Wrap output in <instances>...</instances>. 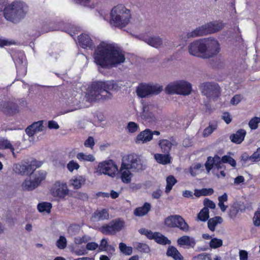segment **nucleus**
<instances>
[{
	"mask_svg": "<svg viewBox=\"0 0 260 260\" xmlns=\"http://www.w3.org/2000/svg\"><path fill=\"white\" fill-rule=\"evenodd\" d=\"M94 59L95 63L102 68L110 69L124 62L125 58L119 47L102 42L95 50Z\"/></svg>",
	"mask_w": 260,
	"mask_h": 260,
	"instance_id": "1",
	"label": "nucleus"
},
{
	"mask_svg": "<svg viewBox=\"0 0 260 260\" xmlns=\"http://www.w3.org/2000/svg\"><path fill=\"white\" fill-rule=\"evenodd\" d=\"M120 81L114 80L93 82L90 90L86 94V101L91 102L95 100H108L113 95L111 91H117L122 86Z\"/></svg>",
	"mask_w": 260,
	"mask_h": 260,
	"instance_id": "2",
	"label": "nucleus"
},
{
	"mask_svg": "<svg viewBox=\"0 0 260 260\" xmlns=\"http://www.w3.org/2000/svg\"><path fill=\"white\" fill-rule=\"evenodd\" d=\"M223 27L224 25L221 21H215L210 22L197 27L191 31L182 32L179 36V38L183 41H186L189 39L216 32L221 30Z\"/></svg>",
	"mask_w": 260,
	"mask_h": 260,
	"instance_id": "3",
	"label": "nucleus"
},
{
	"mask_svg": "<svg viewBox=\"0 0 260 260\" xmlns=\"http://www.w3.org/2000/svg\"><path fill=\"white\" fill-rule=\"evenodd\" d=\"M131 18L130 10L123 5H118L111 10L110 23L113 26L122 28L129 23Z\"/></svg>",
	"mask_w": 260,
	"mask_h": 260,
	"instance_id": "4",
	"label": "nucleus"
},
{
	"mask_svg": "<svg viewBox=\"0 0 260 260\" xmlns=\"http://www.w3.org/2000/svg\"><path fill=\"white\" fill-rule=\"evenodd\" d=\"M25 14V5L20 2H13L4 9V16L12 22H17L23 18Z\"/></svg>",
	"mask_w": 260,
	"mask_h": 260,
	"instance_id": "5",
	"label": "nucleus"
},
{
	"mask_svg": "<svg viewBox=\"0 0 260 260\" xmlns=\"http://www.w3.org/2000/svg\"><path fill=\"white\" fill-rule=\"evenodd\" d=\"M147 168V165L140 157L136 154L124 156L122 158V168L130 169L132 172L140 173Z\"/></svg>",
	"mask_w": 260,
	"mask_h": 260,
	"instance_id": "6",
	"label": "nucleus"
},
{
	"mask_svg": "<svg viewBox=\"0 0 260 260\" xmlns=\"http://www.w3.org/2000/svg\"><path fill=\"white\" fill-rule=\"evenodd\" d=\"M12 57L15 63L16 71L17 78L24 77L27 73V60L23 51H16L12 55Z\"/></svg>",
	"mask_w": 260,
	"mask_h": 260,
	"instance_id": "7",
	"label": "nucleus"
},
{
	"mask_svg": "<svg viewBox=\"0 0 260 260\" xmlns=\"http://www.w3.org/2000/svg\"><path fill=\"white\" fill-rule=\"evenodd\" d=\"M162 90V86L158 84H140L137 87L136 92L138 96L144 98L149 95H157Z\"/></svg>",
	"mask_w": 260,
	"mask_h": 260,
	"instance_id": "8",
	"label": "nucleus"
},
{
	"mask_svg": "<svg viewBox=\"0 0 260 260\" xmlns=\"http://www.w3.org/2000/svg\"><path fill=\"white\" fill-rule=\"evenodd\" d=\"M204 58H208L217 55L220 50L217 40L213 38L204 39Z\"/></svg>",
	"mask_w": 260,
	"mask_h": 260,
	"instance_id": "9",
	"label": "nucleus"
},
{
	"mask_svg": "<svg viewBox=\"0 0 260 260\" xmlns=\"http://www.w3.org/2000/svg\"><path fill=\"white\" fill-rule=\"evenodd\" d=\"M199 88L202 94L207 98H216L220 94V88L215 82L203 83L200 85Z\"/></svg>",
	"mask_w": 260,
	"mask_h": 260,
	"instance_id": "10",
	"label": "nucleus"
},
{
	"mask_svg": "<svg viewBox=\"0 0 260 260\" xmlns=\"http://www.w3.org/2000/svg\"><path fill=\"white\" fill-rule=\"evenodd\" d=\"M50 191L53 197L63 199L69 194V190L66 182L57 181L52 185Z\"/></svg>",
	"mask_w": 260,
	"mask_h": 260,
	"instance_id": "11",
	"label": "nucleus"
},
{
	"mask_svg": "<svg viewBox=\"0 0 260 260\" xmlns=\"http://www.w3.org/2000/svg\"><path fill=\"white\" fill-rule=\"evenodd\" d=\"M118 171V167L112 160H109L99 163L98 172L101 174L108 175L113 177Z\"/></svg>",
	"mask_w": 260,
	"mask_h": 260,
	"instance_id": "12",
	"label": "nucleus"
},
{
	"mask_svg": "<svg viewBox=\"0 0 260 260\" xmlns=\"http://www.w3.org/2000/svg\"><path fill=\"white\" fill-rule=\"evenodd\" d=\"M166 224L170 227H177L183 231L186 232L188 230L189 226L184 219L180 215L170 216L166 218Z\"/></svg>",
	"mask_w": 260,
	"mask_h": 260,
	"instance_id": "13",
	"label": "nucleus"
},
{
	"mask_svg": "<svg viewBox=\"0 0 260 260\" xmlns=\"http://www.w3.org/2000/svg\"><path fill=\"white\" fill-rule=\"evenodd\" d=\"M189 53L192 56L203 58L204 44L203 39L196 40L188 46Z\"/></svg>",
	"mask_w": 260,
	"mask_h": 260,
	"instance_id": "14",
	"label": "nucleus"
},
{
	"mask_svg": "<svg viewBox=\"0 0 260 260\" xmlns=\"http://www.w3.org/2000/svg\"><path fill=\"white\" fill-rule=\"evenodd\" d=\"M0 108L6 115H13L18 112V105L12 102H4L0 105Z\"/></svg>",
	"mask_w": 260,
	"mask_h": 260,
	"instance_id": "15",
	"label": "nucleus"
},
{
	"mask_svg": "<svg viewBox=\"0 0 260 260\" xmlns=\"http://www.w3.org/2000/svg\"><path fill=\"white\" fill-rule=\"evenodd\" d=\"M16 173L21 175H30L32 174V166L31 164L24 162L15 165Z\"/></svg>",
	"mask_w": 260,
	"mask_h": 260,
	"instance_id": "16",
	"label": "nucleus"
},
{
	"mask_svg": "<svg viewBox=\"0 0 260 260\" xmlns=\"http://www.w3.org/2000/svg\"><path fill=\"white\" fill-rule=\"evenodd\" d=\"M152 140L151 130L145 129L139 134L135 139L136 144L142 143L143 144L150 142Z\"/></svg>",
	"mask_w": 260,
	"mask_h": 260,
	"instance_id": "17",
	"label": "nucleus"
},
{
	"mask_svg": "<svg viewBox=\"0 0 260 260\" xmlns=\"http://www.w3.org/2000/svg\"><path fill=\"white\" fill-rule=\"evenodd\" d=\"M158 145L162 153H170L172 146H176L177 143L173 140L171 141L167 139H161L158 141Z\"/></svg>",
	"mask_w": 260,
	"mask_h": 260,
	"instance_id": "18",
	"label": "nucleus"
},
{
	"mask_svg": "<svg viewBox=\"0 0 260 260\" xmlns=\"http://www.w3.org/2000/svg\"><path fill=\"white\" fill-rule=\"evenodd\" d=\"M177 243L180 246H185L186 248H193L196 242L193 238L188 236H183L178 239Z\"/></svg>",
	"mask_w": 260,
	"mask_h": 260,
	"instance_id": "19",
	"label": "nucleus"
},
{
	"mask_svg": "<svg viewBox=\"0 0 260 260\" xmlns=\"http://www.w3.org/2000/svg\"><path fill=\"white\" fill-rule=\"evenodd\" d=\"M143 40L148 45L156 48L159 47L163 43L162 38L157 36L144 38Z\"/></svg>",
	"mask_w": 260,
	"mask_h": 260,
	"instance_id": "20",
	"label": "nucleus"
},
{
	"mask_svg": "<svg viewBox=\"0 0 260 260\" xmlns=\"http://www.w3.org/2000/svg\"><path fill=\"white\" fill-rule=\"evenodd\" d=\"M179 90L181 93L179 95L186 96L189 95L192 91V85L188 81L185 80H180Z\"/></svg>",
	"mask_w": 260,
	"mask_h": 260,
	"instance_id": "21",
	"label": "nucleus"
},
{
	"mask_svg": "<svg viewBox=\"0 0 260 260\" xmlns=\"http://www.w3.org/2000/svg\"><path fill=\"white\" fill-rule=\"evenodd\" d=\"M180 80L170 82L165 87V92L168 94H179L180 91L179 90Z\"/></svg>",
	"mask_w": 260,
	"mask_h": 260,
	"instance_id": "22",
	"label": "nucleus"
},
{
	"mask_svg": "<svg viewBox=\"0 0 260 260\" xmlns=\"http://www.w3.org/2000/svg\"><path fill=\"white\" fill-rule=\"evenodd\" d=\"M246 132L243 129L238 130L236 133L231 135L230 137L231 141L236 144H241L244 139Z\"/></svg>",
	"mask_w": 260,
	"mask_h": 260,
	"instance_id": "23",
	"label": "nucleus"
},
{
	"mask_svg": "<svg viewBox=\"0 0 260 260\" xmlns=\"http://www.w3.org/2000/svg\"><path fill=\"white\" fill-rule=\"evenodd\" d=\"M109 214L108 210L106 209L97 210L93 214L92 218L94 221H101L108 219Z\"/></svg>",
	"mask_w": 260,
	"mask_h": 260,
	"instance_id": "24",
	"label": "nucleus"
},
{
	"mask_svg": "<svg viewBox=\"0 0 260 260\" xmlns=\"http://www.w3.org/2000/svg\"><path fill=\"white\" fill-rule=\"evenodd\" d=\"M151 208L150 204L146 202L142 207L136 208L134 211V214L138 217L145 216L150 211Z\"/></svg>",
	"mask_w": 260,
	"mask_h": 260,
	"instance_id": "25",
	"label": "nucleus"
},
{
	"mask_svg": "<svg viewBox=\"0 0 260 260\" xmlns=\"http://www.w3.org/2000/svg\"><path fill=\"white\" fill-rule=\"evenodd\" d=\"M78 42L80 45L83 48H92V42L87 35H81L78 37Z\"/></svg>",
	"mask_w": 260,
	"mask_h": 260,
	"instance_id": "26",
	"label": "nucleus"
},
{
	"mask_svg": "<svg viewBox=\"0 0 260 260\" xmlns=\"http://www.w3.org/2000/svg\"><path fill=\"white\" fill-rule=\"evenodd\" d=\"M46 176V172L45 171H39L34 172V189L39 186L41 182L44 181Z\"/></svg>",
	"mask_w": 260,
	"mask_h": 260,
	"instance_id": "27",
	"label": "nucleus"
},
{
	"mask_svg": "<svg viewBox=\"0 0 260 260\" xmlns=\"http://www.w3.org/2000/svg\"><path fill=\"white\" fill-rule=\"evenodd\" d=\"M166 254L168 256L172 257L174 260L184 259L183 256L181 254L177 249L173 246H169Z\"/></svg>",
	"mask_w": 260,
	"mask_h": 260,
	"instance_id": "28",
	"label": "nucleus"
},
{
	"mask_svg": "<svg viewBox=\"0 0 260 260\" xmlns=\"http://www.w3.org/2000/svg\"><path fill=\"white\" fill-rule=\"evenodd\" d=\"M130 170H131L130 169H122V164L121 165L120 168L121 179L124 183H129L132 180V178L133 177V175Z\"/></svg>",
	"mask_w": 260,
	"mask_h": 260,
	"instance_id": "29",
	"label": "nucleus"
},
{
	"mask_svg": "<svg viewBox=\"0 0 260 260\" xmlns=\"http://www.w3.org/2000/svg\"><path fill=\"white\" fill-rule=\"evenodd\" d=\"M154 158L157 162L162 165H167L171 162L172 157L170 153L160 154L156 153L154 155Z\"/></svg>",
	"mask_w": 260,
	"mask_h": 260,
	"instance_id": "30",
	"label": "nucleus"
},
{
	"mask_svg": "<svg viewBox=\"0 0 260 260\" xmlns=\"http://www.w3.org/2000/svg\"><path fill=\"white\" fill-rule=\"evenodd\" d=\"M149 107L144 106L143 108V112L141 113V118L145 119L148 122H153L155 121V117L153 113L149 110Z\"/></svg>",
	"mask_w": 260,
	"mask_h": 260,
	"instance_id": "31",
	"label": "nucleus"
},
{
	"mask_svg": "<svg viewBox=\"0 0 260 260\" xmlns=\"http://www.w3.org/2000/svg\"><path fill=\"white\" fill-rule=\"evenodd\" d=\"M85 178L82 176H78L74 177L70 180L71 185L74 189H79L85 184Z\"/></svg>",
	"mask_w": 260,
	"mask_h": 260,
	"instance_id": "32",
	"label": "nucleus"
},
{
	"mask_svg": "<svg viewBox=\"0 0 260 260\" xmlns=\"http://www.w3.org/2000/svg\"><path fill=\"white\" fill-rule=\"evenodd\" d=\"M72 102H68L69 109L67 110H62L60 112L61 114H65L68 113L76 111L80 108V105L79 102L76 99L72 98L71 100Z\"/></svg>",
	"mask_w": 260,
	"mask_h": 260,
	"instance_id": "33",
	"label": "nucleus"
},
{
	"mask_svg": "<svg viewBox=\"0 0 260 260\" xmlns=\"http://www.w3.org/2000/svg\"><path fill=\"white\" fill-rule=\"evenodd\" d=\"M222 221V218L220 216L211 218L208 220V228L210 231L214 232L217 224L221 223Z\"/></svg>",
	"mask_w": 260,
	"mask_h": 260,
	"instance_id": "34",
	"label": "nucleus"
},
{
	"mask_svg": "<svg viewBox=\"0 0 260 260\" xmlns=\"http://www.w3.org/2000/svg\"><path fill=\"white\" fill-rule=\"evenodd\" d=\"M239 210L242 211L241 204L239 203H235L230 208L229 216L232 219H234L237 215Z\"/></svg>",
	"mask_w": 260,
	"mask_h": 260,
	"instance_id": "35",
	"label": "nucleus"
},
{
	"mask_svg": "<svg viewBox=\"0 0 260 260\" xmlns=\"http://www.w3.org/2000/svg\"><path fill=\"white\" fill-rule=\"evenodd\" d=\"M10 149L13 156H15L14 148L10 142L7 139H0V149Z\"/></svg>",
	"mask_w": 260,
	"mask_h": 260,
	"instance_id": "36",
	"label": "nucleus"
},
{
	"mask_svg": "<svg viewBox=\"0 0 260 260\" xmlns=\"http://www.w3.org/2000/svg\"><path fill=\"white\" fill-rule=\"evenodd\" d=\"M217 123L215 121L209 122V126L203 132V135L204 137L209 136L217 128Z\"/></svg>",
	"mask_w": 260,
	"mask_h": 260,
	"instance_id": "37",
	"label": "nucleus"
},
{
	"mask_svg": "<svg viewBox=\"0 0 260 260\" xmlns=\"http://www.w3.org/2000/svg\"><path fill=\"white\" fill-rule=\"evenodd\" d=\"M52 208V204L49 202H42L38 205V209L40 212L49 213Z\"/></svg>",
	"mask_w": 260,
	"mask_h": 260,
	"instance_id": "38",
	"label": "nucleus"
},
{
	"mask_svg": "<svg viewBox=\"0 0 260 260\" xmlns=\"http://www.w3.org/2000/svg\"><path fill=\"white\" fill-rule=\"evenodd\" d=\"M111 223L112 225L113 230L115 234L117 232L120 231L122 229L124 225V222L120 219L113 220L112 221H111Z\"/></svg>",
	"mask_w": 260,
	"mask_h": 260,
	"instance_id": "39",
	"label": "nucleus"
},
{
	"mask_svg": "<svg viewBox=\"0 0 260 260\" xmlns=\"http://www.w3.org/2000/svg\"><path fill=\"white\" fill-rule=\"evenodd\" d=\"M77 158L80 161L93 162L95 160V158L92 154H87L83 152L78 153L77 154Z\"/></svg>",
	"mask_w": 260,
	"mask_h": 260,
	"instance_id": "40",
	"label": "nucleus"
},
{
	"mask_svg": "<svg viewBox=\"0 0 260 260\" xmlns=\"http://www.w3.org/2000/svg\"><path fill=\"white\" fill-rule=\"evenodd\" d=\"M167 186L165 192L167 193H169L172 189L173 186L177 182L176 179L172 175L169 176L166 179Z\"/></svg>",
	"mask_w": 260,
	"mask_h": 260,
	"instance_id": "41",
	"label": "nucleus"
},
{
	"mask_svg": "<svg viewBox=\"0 0 260 260\" xmlns=\"http://www.w3.org/2000/svg\"><path fill=\"white\" fill-rule=\"evenodd\" d=\"M154 240L158 244L163 245L171 244L170 240H169L166 237L158 232V235L156 236Z\"/></svg>",
	"mask_w": 260,
	"mask_h": 260,
	"instance_id": "42",
	"label": "nucleus"
},
{
	"mask_svg": "<svg viewBox=\"0 0 260 260\" xmlns=\"http://www.w3.org/2000/svg\"><path fill=\"white\" fill-rule=\"evenodd\" d=\"M100 230L105 235H114L115 234L111 222L107 224L103 225Z\"/></svg>",
	"mask_w": 260,
	"mask_h": 260,
	"instance_id": "43",
	"label": "nucleus"
},
{
	"mask_svg": "<svg viewBox=\"0 0 260 260\" xmlns=\"http://www.w3.org/2000/svg\"><path fill=\"white\" fill-rule=\"evenodd\" d=\"M209 218V209H208L207 207H204L198 214V218L201 221H206Z\"/></svg>",
	"mask_w": 260,
	"mask_h": 260,
	"instance_id": "44",
	"label": "nucleus"
},
{
	"mask_svg": "<svg viewBox=\"0 0 260 260\" xmlns=\"http://www.w3.org/2000/svg\"><path fill=\"white\" fill-rule=\"evenodd\" d=\"M119 248L120 252L126 255H130L132 254V247L131 246H127L124 243L121 242L119 243Z\"/></svg>",
	"mask_w": 260,
	"mask_h": 260,
	"instance_id": "45",
	"label": "nucleus"
},
{
	"mask_svg": "<svg viewBox=\"0 0 260 260\" xmlns=\"http://www.w3.org/2000/svg\"><path fill=\"white\" fill-rule=\"evenodd\" d=\"M139 125L135 122L130 121L127 123L126 129L129 133H134L138 131Z\"/></svg>",
	"mask_w": 260,
	"mask_h": 260,
	"instance_id": "46",
	"label": "nucleus"
},
{
	"mask_svg": "<svg viewBox=\"0 0 260 260\" xmlns=\"http://www.w3.org/2000/svg\"><path fill=\"white\" fill-rule=\"evenodd\" d=\"M215 162L214 156L213 157L211 156L208 157L207 160L205 164L206 169L208 173H209L210 170L214 168Z\"/></svg>",
	"mask_w": 260,
	"mask_h": 260,
	"instance_id": "47",
	"label": "nucleus"
},
{
	"mask_svg": "<svg viewBox=\"0 0 260 260\" xmlns=\"http://www.w3.org/2000/svg\"><path fill=\"white\" fill-rule=\"evenodd\" d=\"M214 168H216L218 170L225 169V166L223 165L222 159L218 156L217 155H215L214 156Z\"/></svg>",
	"mask_w": 260,
	"mask_h": 260,
	"instance_id": "48",
	"label": "nucleus"
},
{
	"mask_svg": "<svg viewBox=\"0 0 260 260\" xmlns=\"http://www.w3.org/2000/svg\"><path fill=\"white\" fill-rule=\"evenodd\" d=\"M135 248L142 252L148 253L150 250L149 246L145 243H137Z\"/></svg>",
	"mask_w": 260,
	"mask_h": 260,
	"instance_id": "49",
	"label": "nucleus"
},
{
	"mask_svg": "<svg viewBox=\"0 0 260 260\" xmlns=\"http://www.w3.org/2000/svg\"><path fill=\"white\" fill-rule=\"evenodd\" d=\"M222 240L217 238H213L209 243V246L212 248H217L222 245Z\"/></svg>",
	"mask_w": 260,
	"mask_h": 260,
	"instance_id": "50",
	"label": "nucleus"
},
{
	"mask_svg": "<svg viewBox=\"0 0 260 260\" xmlns=\"http://www.w3.org/2000/svg\"><path fill=\"white\" fill-rule=\"evenodd\" d=\"M259 123H260V117H254L249 121L248 125L251 129H256Z\"/></svg>",
	"mask_w": 260,
	"mask_h": 260,
	"instance_id": "51",
	"label": "nucleus"
},
{
	"mask_svg": "<svg viewBox=\"0 0 260 260\" xmlns=\"http://www.w3.org/2000/svg\"><path fill=\"white\" fill-rule=\"evenodd\" d=\"M91 240V238L89 236L87 235H84L82 237H77L74 238V242L76 244H82L83 243H86L89 241Z\"/></svg>",
	"mask_w": 260,
	"mask_h": 260,
	"instance_id": "52",
	"label": "nucleus"
},
{
	"mask_svg": "<svg viewBox=\"0 0 260 260\" xmlns=\"http://www.w3.org/2000/svg\"><path fill=\"white\" fill-rule=\"evenodd\" d=\"M56 246L60 249L65 248L67 246L66 238L64 236H60L59 239L56 241Z\"/></svg>",
	"mask_w": 260,
	"mask_h": 260,
	"instance_id": "53",
	"label": "nucleus"
},
{
	"mask_svg": "<svg viewBox=\"0 0 260 260\" xmlns=\"http://www.w3.org/2000/svg\"><path fill=\"white\" fill-rule=\"evenodd\" d=\"M43 121L34 122V134L36 133L43 131L44 127L43 125Z\"/></svg>",
	"mask_w": 260,
	"mask_h": 260,
	"instance_id": "54",
	"label": "nucleus"
},
{
	"mask_svg": "<svg viewBox=\"0 0 260 260\" xmlns=\"http://www.w3.org/2000/svg\"><path fill=\"white\" fill-rule=\"evenodd\" d=\"M221 159L223 163H228L233 167H235L236 166V162L235 160L230 156L224 155L222 156Z\"/></svg>",
	"mask_w": 260,
	"mask_h": 260,
	"instance_id": "55",
	"label": "nucleus"
},
{
	"mask_svg": "<svg viewBox=\"0 0 260 260\" xmlns=\"http://www.w3.org/2000/svg\"><path fill=\"white\" fill-rule=\"evenodd\" d=\"M253 223L254 226H260V208H258L254 214L253 217Z\"/></svg>",
	"mask_w": 260,
	"mask_h": 260,
	"instance_id": "56",
	"label": "nucleus"
},
{
	"mask_svg": "<svg viewBox=\"0 0 260 260\" xmlns=\"http://www.w3.org/2000/svg\"><path fill=\"white\" fill-rule=\"evenodd\" d=\"M201 168H203V165L200 163H198L193 165L190 168L189 172L190 174L192 176H195L197 174V171L201 169Z\"/></svg>",
	"mask_w": 260,
	"mask_h": 260,
	"instance_id": "57",
	"label": "nucleus"
},
{
	"mask_svg": "<svg viewBox=\"0 0 260 260\" xmlns=\"http://www.w3.org/2000/svg\"><path fill=\"white\" fill-rule=\"evenodd\" d=\"M23 190H32V180L25 179L22 185Z\"/></svg>",
	"mask_w": 260,
	"mask_h": 260,
	"instance_id": "58",
	"label": "nucleus"
},
{
	"mask_svg": "<svg viewBox=\"0 0 260 260\" xmlns=\"http://www.w3.org/2000/svg\"><path fill=\"white\" fill-rule=\"evenodd\" d=\"M193 260H211V254L207 253H202L195 256Z\"/></svg>",
	"mask_w": 260,
	"mask_h": 260,
	"instance_id": "59",
	"label": "nucleus"
},
{
	"mask_svg": "<svg viewBox=\"0 0 260 260\" xmlns=\"http://www.w3.org/2000/svg\"><path fill=\"white\" fill-rule=\"evenodd\" d=\"M79 167V165L74 160H71L67 165L68 169L71 172H72L74 170H78Z\"/></svg>",
	"mask_w": 260,
	"mask_h": 260,
	"instance_id": "60",
	"label": "nucleus"
},
{
	"mask_svg": "<svg viewBox=\"0 0 260 260\" xmlns=\"http://www.w3.org/2000/svg\"><path fill=\"white\" fill-rule=\"evenodd\" d=\"M73 253L75 254L76 255L78 256H81V255H84L87 254L88 252L86 248L82 247L80 248H74L73 250Z\"/></svg>",
	"mask_w": 260,
	"mask_h": 260,
	"instance_id": "61",
	"label": "nucleus"
},
{
	"mask_svg": "<svg viewBox=\"0 0 260 260\" xmlns=\"http://www.w3.org/2000/svg\"><path fill=\"white\" fill-rule=\"evenodd\" d=\"M204 205L205 207H207L208 209H209V208L214 209L216 207L215 204L212 201L208 199H205L204 200Z\"/></svg>",
	"mask_w": 260,
	"mask_h": 260,
	"instance_id": "62",
	"label": "nucleus"
},
{
	"mask_svg": "<svg viewBox=\"0 0 260 260\" xmlns=\"http://www.w3.org/2000/svg\"><path fill=\"white\" fill-rule=\"evenodd\" d=\"M80 230V226L77 224L71 225L68 229L69 233L72 235L77 234Z\"/></svg>",
	"mask_w": 260,
	"mask_h": 260,
	"instance_id": "63",
	"label": "nucleus"
},
{
	"mask_svg": "<svg viewBox=\"0 0 260 260\" xmlns=\"http://www.w3.org/2000/svg\"><path fill=\"white\" fill-rule=\"evenodd\" d=\"M250 158L255 161L260 160V147L250 156Z\"/></svg>",
	"mask_w": 260,
	"mask_h": 260,
	"instance_id": "64",
	"label": "nucleus"
}]
</instances>
